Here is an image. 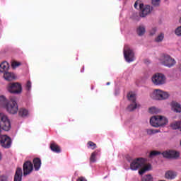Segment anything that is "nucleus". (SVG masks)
<instances>
[{
    "instance_id": "obj_1",
    "label": "nucleus",
    "mask_w": 181,
    "mask_h": 181,
    "mask_svg": "<svg viewBox=\"0 0 181 181\" xmlns=\"http://www.w3.org/2000/svg\"><path fill=\"white\" fill-rule=\"evenodd\" d=\"M151 166L150 164H146V160L144 158H139L132 160L130 164V169L132 170H138V169H141L139 171V175H144L145 172H148V170H151Z\"/></svg>"
},
{
    "instance_id": "obj_2",
    "label": "nucleus",
    "mask_w": 181,
    "mask_h": 181,
    "mask_svg": "<svg viewBox=\"0 0 181 181\" xmlns=\"http://www.w3.org/2000/svg\"><path fill=\"white\" fill-rule=\"evenodd\" d=\"M169 120L166 117L161 115L153 116L150 119V124L154 128H159L168 125Z\"/></svg>"
},
{
    "instance_id": "obj_3",
    "label": "nucleus",
    "mask_w": 181,
    "mask_h": 181,
    "mask_svg": "<svg viewBox=\"0 0 181 181\" xmlns=\"http://www.w3.org/2000/svg\"><path fill=\"white\" fill-rule=\"evenodd\" d=\"M158 63L165 67H173L176 65V60L168 54H162L158 59Z\"/></svg>"
},
{
    "instance_id": "obj_4",
    "label": "nucleus",
    "mask_w": 181,
    "mask_h": 181,
    "mask_svg": "<svg viewBox=\"0 0 181 181\" xmlns=\"http://www.w3.org/2000/svg\"><path fill=\"white\" fill-rule=\"evenodd\" d=\"M169 93L162 90L160 89H154L150 93V98L151 100H155L156 101H162L163 100H168L169 98Z\"/></svg>"
},
{
    "instance_id": "obj_5",
    "label": "nucleus",
    "mask_w": 181,
    "mask_h": 181,
    "mask_svg": "<svg viewBox=\"0 0 181 181\" xmlns=\"http://www.w3.org/2000/svg\"><path fill=\"white\" fill-rule=\"evenodd\" d=\"M151 80L152 84L157 86H165L167 81L166 76L160 72L154 74L151 76Z\"/></svg>"
},
{
    "instance_id": "obj_6",
    "label": "nucleus",
    "mask_w": 181,
    "mask_h": 181,
    "mask_svg": "<svg viewBox=\"0 0 181 181\" xmlns=\"http://www.w3.org/2000/svg\"><path fill=\"white\" fill-rule=\"evenodd\" d=\"M4 109L7 111V112H8V114H18L19 108L16 98H11Z\"/></svg>"
},
{
    "instance_id": "obj_7",
    "label": "nucleus",
    "mask_w": 181,
    "mask_h": 181,
    "mask_svg": "<svg viewBox=\"0 0 181 181\" xmlns=\"http://www.w3.org/2000/svg\"><path fill=\"white\" fill-rule=\"evenodd\" d=\"M123 53L124 59L127 63H132V62H135V52H134V50L129 48V46H124Z\"/></svg>"
},
{
    "instance_id": "obj_8",
    "label": "nucleus",
    "mask_w": 181,
    "mask_h": 181,
    "mask_svg": "<svg viewBox=\"0 0 181 181\" xmlns=\"http://www.w3.org/2000/svg\"><path fill=\"white\" fill-rule=\"evenodd\" d=\"M7 90L11 94H21L22 86L19 83H11L7 86Z\"/></svg>"
},
{
    "instance_id": "obj_9",
    "label": "nucleus",
    "mask_w": 181,
    "mask_h": 181,
    "mask_svg": "<svg viewBox=\"0 0 181 181\" xmlns=\"http://www.w3.org/2000/svg\"><path fill=\"white\" fill-rule=\"evenodd\" d=\"M140 16L141 18H146L149 13H151L153 11V8L151 6H144V4H139Z\"/></svg>"
},
{
    "instance_id": "obj_10",
    "label": "nucleus",
    "mask_w": 181,
    "mask_h": 181,
    "mask_svg": "<svg viewBox=\"0 0 181 181\" xmlns=\"http://www.w3.org/2000/svg\"><path fill=\"white\" fill-rule=\"evenodd\" d=\"M164 158H171V159H177L180 156V153L176 151H169L164 152L163 153Z\"/></svg>"
},
{
    "instance_id": "obj_11",
    "label": "nucleus",
    "mask_w": 181,
    "mask_h": 181,
    "mask_svg": "<svg viewBox=\"0 0 181 181\" xmlns=\"http://www.w3.org/2000/svg\"><path fill=\"white\" fill-rule=\"evenodd\" d=\"M33 170V164L30 161H26L23 164V175L24 176H28Z\"/></svg>"
},
{
    "instance_id": "obj_12",
    "label": "nucleus",
    "mask_w": 181,
    "mask_h": 181,
    "mask_svg": "<svg viewBox=\"0 0 181 181\" xmlns=\"http://www.w3.org/2000/svg\"><path fill=\"white\" fill-rule=\"evenodd\" d=\"M177 176V173L173 170H168L165 173V178L168 179V180H173V179H176Z\"/></svg>"
},
{
    "instance_id": "obj_13",
    "label": "nucleus",
    "mask_w": 181,
    "mask_h": 181,
    "mask_svg": "<svg viewBox=\"0 0 181 181\" xmlns=\"http://www.w3.org/2000/svg\"><path fill=\"white\" fill-rule=\"evenodd\" d=\"M9 102V100L4 95H0V108H5Z\"/></svg>"
},
{
    "instance_id": "obj_14",
    "label": "nucleus",
    "mask_w": 181,
    "mask_h": 181,
    "mask_svg": "<svg viewBox=\"0 0 181 181\" xmlns=\"http://www.w3.org/2000/svg\"><path fill=\"white\" fill-rule=\"evenodd\" d=\"M4 78L6 80V81H12V80H15V74H12L7 71V72L4 73L3 76Z\"/></svg>"
},
{
    "instance_id": "obj_15",
    "label": "nucleus",
    "mask_w": 181,
    "mask_h": 181,
    "mask_svg": "<svg viewBox=\"0 0 181 181\" xmlns=\"http://www.w3.org/2000/svg\"><path fill=\"white\" fill-rule=\"evenodd\" d=\"M171 110L174 112H181V105L177 102H172Z\"/></svg>"
},
{
    "instance_id": "obj_16",
    "label": "nucleus",
    "mask_w": 181,
    "mask_h": 181,
    "mask_svg": "<svg viewBox=\"0 0 181 181\" xmlns=\"http://www.w3.org/2000/svg\"><path fill=\"white\" fill-rule=\"evenodd\" d=\"M22 168H18L14 176V181H22Z\"/></svg>"
},
{
    "instance_id": "obj_17",
    "label": "nucleus",
    "mask_w": 181,
    "mask_h": 181,
    "mask_svg": "<svg viewBox=\"0 0 181 181\" xmlns=\"http://www.w3.org/2000/svg\"><path fill=\"white\" fill-rule=\"evenodd\" d=\"M9 70V64L6 62H4L0 64L1 73H6Z\"/></svg>"
},
{
    "instance_id": "obj_18",
    "label": "nucleus",
    "mask_w": 181,
    "mask_h": 181,
    "mask_svg": "<svg viewBox=\"0 0 181 181\" xmlns=\"http://www.w3.org/2000/svg\"><path fill=\"white\" fill-rule=\"evenodd\" d=\"M33 164L35 170H39L40 169V166H42V160H40V158H34Z\"/></svg>"
},
{
    "instance_id": "obj_19",
    "label": "nucleus",
    "mask_w": 181,
    "mask_h": 181,
    "mask_svg": "<svg viewBox=\"0 0 181 181\" xmlns=\"http://www.w3.org/2000/svg\"><path fill=\"white\" fill-rule=\"evenodd\" d=\"M19 115L20 117H23V118L29 117V110L25 108H21L19 110Z\"/></svg>"
},
{
    "instance_id": "obj_20",
    "label": "nucleus",
    "mask_w": 181,
    "mask_h": 181,
    "mask_svg": "<svg viewBox=\"0 0 181 181\" xmlns=\"http://www.w3.org/2000/svg\"><path fill=\"white\" fill-rule=\"evenodd\" d=\"M50 148L52 152H56L57 153H59V152H61L60 147L55 143L51 144Z\"/></svg>"
},
{
    "instance_id": "obj_21",
    "label": "nucleus",
    "mask_w": 181,
    "mask_h": 181,
    "mask_svg": "<svg viewBox=\"0 0 181 181\" xmlns=\"http://www.w3.org/2000/svg\"><path fill=\"white\" fill-rule=\"evenodd\" d=\"M127 98L129 101L132 103H136V95L135 93L130 92L127 94Z\"/></svg>"
},
{
    "instance_id": "obj_22",
    "label": "nucleus",
    "mask_w": 181,
    "mask_h": 181,
    "mask_svg": "<svg viewBox=\"0 0 181 181\" xmlns=\"http://www.w3.org/2000/svg\"><path fill=\"white\" fill-rule=\"evenodd\" d=\"M163 39H165V33H160L155 38V42H156V43H160L161 42H163Z\"/></svg>"
},
{
    "instance_id": "obj_23",
    "label": "nucleus",
    "mask_w": 181,
    "mask_h": 181,
    "mask_svg": "<svg viewBox=\"0 0 181 181\" xmlns=\"http://www.w3.org/2000/svg\"><path fill=\"white\" fill-rule=\"evenodd\" d=\"M132 103L130 104L127 107L128 111H134V110H136L138 107H139V105L136 104V102H132Z\"/></svg>"
},
{
    "instance_id": "obj_24",
    "label": "nucleus",
    "mask_w": 181,
    "mask_h": 181,
    "mask_svg": "<svg viewBox=\"0 0 181 181\" xmlns=\"http://www.w3.org/2000/svg\"><path fill=\"white\" fill-rule=\"evenodd\" d=\"M146 30H145V27L144 25H140L138 28H137V33L139 35V36H143V35L145 34Z\"/></svg>"
},
{
    "instance_id": "obj_25",
    "label": "nucleus",
    "mask_w": 181,
    "mask_h": 181,
    "mask_svg": "<svg viewBox=\"0 0 181 181\" xmlns=\"http://www.w3.org/2000/svg\"><path fill=\"white\" fill-rule=\"evenodd\" d=\"M98 155V153H97V151L92 153L90 158V162H92L93 163H94V162H97L96 158Z\"/></svg>"
},
{
    "instance_id": "obj_26",
    "label": "nucleus",
    "mask_w": 181,
    "mask_h": 181,
    "mask_svg": "<svg viewBox=\"0 0 181 181\" xmlns=\"http://www.w3.org/2000/svg\"><path fill=\"white\" fill-rule=\"evenodd\" d=\"M158 155H160V151H153L150 152L149 158H155V156H158Z\"/></svg>"
},
{
    "instance_id": "obj_27",
    "label": "nucleus",
    "mask_w": 181,
    "mask_h": 181,
    "mask_svg": "<svg viewBox=\"0 0 181 181\" xmlns=\"http://www.w3.org/2000/svg\"><path fill=\"white\" fill-rule=\"evenodd\" d=\"M141 181H153V177L151 175H147L142 178Z\"/></svg>"
},
{
    "instance_id": "obj_28",
    "label": "nucleus",
    "mask_w": 181,
    "mask_h": 181,
    "mask_svg": "<svg viewBox=\"0 0 181 181\" xmlns=\"http://www.w3.org/2000/svg\"><path fill=\"white\" fill-rule=\"evenodd\" d=\"M148 111L150 114H157V112H158V110L157 107H151L149 108Z\"/></svg>"
},
{
    "instance_id": "obj_29",
    "label": "nucleus",
    "mask_w": 181,
    "mask_h": 181,
    "mask_svg": "<svg viewBox=\"0 0 181 181\" xmlns=\"http://www.w3.org/2000/svg\"><path fill=\"white\" fill-rule=\"evenodd\" d=\"M22 64L21 62H18L16 61H14L12 62L11 64V66L13 68V69H16L18 67H19V66H21Z\"/></svg>"
},
{
    "instance_id": "obj_30",
    "label": "nucleus",
    "mask_w": 181,
    "mask_h": 181,
    "mask_svg": "<svg viewBox=\"0 0 181 181\" xmlns=\"http://www.w3.org/2000/svg\"><path fill=\"white\" fill-rule=\"evenodd\" d=\"M158 132V131H155L152 129H148L146 130V133L148 135H153V134H156Z\"/></svg>"
},
{
    "instance_id": "obj_31",
    "label": "nucleus",
    "mask_w": 181,
    "mask_h": 181,
    "mask_svg": "<svg viewBox=\"0 0 181 181\" xmlns=\"http://www.w3.org/2000/svg\"><path fill=\"white\" fill-rule=\"evenodd\" d=\"M151 3L154 6H159L160 4V0H151Z\"/></svg>"
},
{
    "instance_id": "obj_32",
    "label": "nucleus",
    "mask_w": 181,
    "mask_h": 181,
    "mask_svg": "<svg viewBox=\"0 0 181 181\" xmlns=\"http://www.w3.org/2000/svg\"><path fill=\"white\" fill-rule=\"evenodd\" d=\"M31 89H32V82L28 81L26 83V90L27 91H30Z\"/></svg>"
},
{
    "instance_id": "obj_33",
    "label": "nucleus",
    "mask_w": 181,
    "mask_h": 181,
    "mask_svg": "<svg viewBox=\"0 0 181 181\" xmlns=\"http://www.w3.org/2000/svg\"><path fill=\"white\" fill-rule=\"evenodd\" d=\"M175 33L177 36H181V26H179L175 29Z\"/></svg>"
},
{
    "instance_id": "obj_34",
    "label": "nucleus",
    "mask_w": 181,
    "mask_h": 181,
    "mask_svg": "<svg viewBox=\"0 0 181 181\" xmlns=\"http://www.w3.org/2000/svg\"><path fill=\"white\" fill-rule=\"evenodd\" d=\"M88 145L91 148V149H95V148H97V145L93 141H89Z\"/></svg>"
},
{
    "instance_id": "obj_35",
    "label": "nucleus",
    "mask_w": 181,
    "mask_h": 181,
    "mask_svg": "<svg viewBox=\"0 0 181 181\" xmlns=\"http://www.w3.org/2000/svg\"><path fill=\"white\" fill-rule=\"evenodd\" d=\"M157 30H158V28H156V27L151 28L150 30L151 36H153V35H155L156 33Z\"/></svg>"
},
{
    "instance_id": "obj_36",
    "label": "nucleus",
    "mask_w": 181,
    "mask_h": 181,
    "mask_svg": "<svg viewBox=\"0 0 181 181\" xmlns=\"http://www.w3.org/2000/svg\"><path fill=\"white\" fill-rule=\"evenodd\" d=\"M141 1H136V2H135V4H134V8H136V9H138V5H139H139H141Z\"/></svg>"
},
{
    "instance_id": "obj_37",
    "label": "nucleus",
    "mask_w": 181,
    "mask_h": 181,
    "mask_svg": "<svg viewBox=\"0 0 181 181\" xmlns=\"http://www.w3.org/2000/svg\"><path fill=\"white\" fill-rule=\"evenodd\" d=\"M6 177L3 176V177H0V181H6Z\"/></svg>"
},
{
    "instance_id": "obj_38",
    "label": "nucleus",
    "mask_w": 181,
    "mask_h": 181,
    "mask_svg": "<svg viewBox=\"0 0 181 181\" xmlns=\"http://www.w3.org/2000/svg\"><path fill=\"white\" fill-rule=\"evenodd\" d=\"M106 84H107V86H110V83L107 82Z\"/></svg>"
}]
</instances>
